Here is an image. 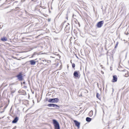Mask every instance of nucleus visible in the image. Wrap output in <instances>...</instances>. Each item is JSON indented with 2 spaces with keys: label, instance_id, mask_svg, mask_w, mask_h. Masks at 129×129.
I'll return each mask as SVG.
<instances>
[{
  "label": "nucleus",
  "instance_id": "obj_18",
  "mask_svg": "<svg viewBox=\"0 0 129 129\" xmlns=\"http://www.w3.org/2000/svg\"><path fill=\"white\" fill-rule=\"evenodd\" d=\"M92 112H92V110H91V111L90 112H89V113H92Z\"/></svg>",
  "mask_w": 129,
  "mask_h": 129
},
{
  "label": "nucleus",
  "instance_id": "obj_8",
  "mask_svg": "<svg viewBox=\"0 0 129 129\" xmlns=\"http://www.w3.org/2000/svg\"><path fill=\"white\" fill-rule=\"evenodd\" d=\"M18 120V117H16L13 120L12 122L13 123H16Z\"/></svg>",
  "mask_w": 129,
  "mask_h": 129
},
{
  "label": "nucleus",
  "instance_id": "obj_2",
  "mask_svg": "<svg viewBox=\"0 0 129 129\" xmlns=\"http://www.w3.org/2000/svg\"><path fill=\"white\" fill-rule=\"evenodd\" d=\"M59 101V99L57 98L51 99H49L48 101L49 103H57Z\"/></svg>",
  "mask_w": 129,
  "mask_h": 129
},
{
  "label": "nucleus",
  "instance_id": "obj_15",
  "mask_svg": "<svg viewBox=\"0 0 129 129\" xmlns=\"http://www.w3.org/2000/svg\"><path fill=\"white\" fill-rule=\"evenodd\" d=\"M72 67L73 68H74L75 67V64L74 63H72Z\"/></svg>",
  "mask_w": 129,
  "mask_h": 129
},
{
  "label": "nucleus",
  "instance_id": "obj_11",
  "mask_svg": "<svg viewBox=\"0 0 129 129\" xmlns=\"http://www.w3.org/2000/svg\"><path fill=\"white\" fill-rule=\"evenodd\" d=\"M1 40L3 41H6L7 40V39L5 37H4L1 39Z\"/></svg>",
  "mask_w": 129,
  "mask_h": 129
},
{
  "label": "nucleus",
  "instance_id": "obj_20",
  "mask_svg": "<svg viewBox=\"0 0 129 129\" xmlns=\"http://www.w3.org/2000/svg\"><path fill=\"white\" fill-rule=\"evenodd\" d=\"M42 61H45V62H46V61L45 60H42Z\"/></svg>",
  "mask_w": 129,
  "mask_h": 129
},
{
  "label": "nucleus",
  "instance_id": "obj_12",
  "mask_svg": "<svg viewBox=\"0 0 129 129\" xmlns=\"http://www.w3.org/2000/svg\"><path fill=\"white\" fill-rule=\"evenodd\" d=\"M91 118L90 117H87L86 118V120L87 121L89 122L91 120Z\"/></svg>",
  "mask_w": 129,
  "mask_h": 129
},
{
  "label": "nucleus",
  "instance_id": "obj_5",
  "mask_svg": "<svg viewBox=\"0 0 129 129\" xmlns=\"http://www.w3.org/2000/svg\"><path fill=\"white\" fill-rule=\"evenodd\" d=\"M104 23L103 21H101L99 22L97 24L96 26L100 28L103 25Z\"/></svg>",
  "mask_w": 129,
  "mask_h": 129
},
{
  "label": "nucleus",
  "instance_id": "obj_13",
  "mask_svg": "<svg viewBox=\"0 0 129 129\" xmlns=\"http://www.w3.org/2000/svg\"><path fill=\"white\" fill-rule=\"evenodd\" d=\"M69 24L68 23H67V24L66 25V27H65V30H66L68 29L69 28Z\"/></svg>",
  "mask_w": 129,
  "mask_h": 129
},
{
  "label": "nucleus",
  "instance_id": "obj_14",
  "mask_svg": "<svg viewBox=\"0 0 129 129\" xmlns=\"http://www.w3.org/2000/svg\"><path fill=\"white\" fill-rule=\"evenodd\" d=\"M65 21L64 22H63L61 24V25H60V26H61V27L62 28V27H63V25L64 24V23H65Z\"/></svg>",
  "mask_w": 129,
  "mask_h": 129
},
{
  "label": "nucleus",
  "instance_id": "obj_16",
  "mask_svg": "<svg viewBox=\"0 0 129 129\" xmlns=\"http://www.w3.org/2000/svg\"><path fill=\"white\" fill-rule=\"evenodd\" d=\"M99 93H96V97L98 98V99H99Z\"/></svg>",
  "mask_w": 129,
  "mask_h": 129
},
{
  "label": "nucleus",
  "instance_id": "obj_7",
  "mask_svg": "<svg viewBox=\"0 0 129 129\" xmlns=\"http://www.w3.org/2000/svg\"><path fill=\"white\" fill-rule=\"evenodd\" d=\"M117 76L116 75H114L113 76V79L112 81V82H116L117 81Z\"/></svg>",
  "mask_w": 129,
  "mask_h": 129
},
{
  "label": "nucleus",
  "instance_id": "obj_19",
  "mask_svg": "<svg viewBox=\"0 0 129 129\" xmlns=\"http://www.w3.org/2000/svg\"><path fill=\"white\" fill-rule=\"evenodd\" d=\"M129 76V73H127V76H126V77H127V76Z\"/></svg>",
  "mask_w": 129,
  "mask_h": 129
},
{
  "label": "nucleus",
  "instance_id": "obj_10",
  "mask_svg": "<svg viewBox=\"0 0 129 129\" xmlns=\"http://www.w3.org/2000/svg\"><path fill=\"white\" fill-rule=\"evenodd\" d=\"M31 65H34L35 64L36 62L34 61V60H31L29 61Z\"/></svg>",
  "mask_w": 129,
  "mask_h": 129
},
{
  "label": "nucleus",
  "instance_id": "obj_22",
  "mask_svg": "<svg viewBox=\"0 0 129 129\" xmlns=\"http://www.w3.org/2000/svg\"><path fill=\"white\" fill-rule=\"evenodd\" d=\"M23 84H25V82H23Z\"/></svg>",
  "mask_w": 129,
  "mask_h": 129
},
{
  "label": "nucleus",
  "instance_id": "obj_17",
  "mask_svg": "<svg viewBox=\"0 0 129 129\" xmlns=\"http://www.w3.org/2000/svg\"><path fill=\"white\" fill-rule=\"evenodd\" d=\"M118 42H117L116 45L115 46V48H116V47H117V45H118Z\"/></svg>",
  "mask_w": 129,
  "mask_h": 129
},
{
  "label": "nucleus",
  "instance_id": "obj_3",
  "mask_svg": "<svg viewBox=\"0 0 129 129\" xmlns=\"http://www.w3.org/2000/svg\"><path fill=\"white\" fill-rule=\"evenodd\" d=\"M79 71H75L73 73V75L74 78H79L80 76L79 75Z\"/></svg>",
  "mask_w": 129,
  "mask_h": 129
},
{
  "label": "nucleus",
  "instance_id": "obj_1",
  "mask_svg": "<svg viewBox=\"0 0 129 129\" xmlns=\"http://www.w3.org/2000/svg\"><path fill=\"white\" fill-rule=\"evenodd\" d=\"M52 121L55 129H60L59 124L57 121L54 119H53Z\"/></svg>",
  "mask_w": 129,
  "mask_h": 129
},
{
  "label": "nucleus",
  "instance_id": "obj_9",
  "mask_svg": "<svg viewBox=\"0 0 129 129\" xmlns=\"http://www.w3.org/2000/svg\"><path fill=\"white\" fill-rule=\"evenodd\" d=\"M74 121L75 124L79 128V126L80 125V123L76 120H74Z\"/></svg>",
  "mask_w": 129,
  "mask_h": 129
},
{
  "label": "nucleus",
  "instance_id": "obj_6",
  "mask_svg": "<svg viewBox=\"0 0 129 129\" xmlns=\"http://www.w3.org/2000/svg\"><path fill=\"white\" fill-rule=\"evenodd\" d=\"M18 79L19 81H22L23 80V77L21 73H20L16 76Z\"/></svg>",
  "mask_w": 129,
  "mask_h": 129
},
{
  "label": "nucleus",
  "instance_id": "obj_21",
  "mask_svg": "<svg viewBox=\"0 0 129 129\" xmlns=\"http://www.w3.org/2000/svg\"><path fill=\"white\" fill-rule=\"evenodd\" d=\"M24 1H25V0H21L22 1H23V2H24Z\"/></svg>",
  "mask_w": 129,
  "mask_h": 129
},
{
  "label": "nucleus",
  "instance_id": "obj_4",
  "mask_svg": "<svg viewBox=\"0 0 129 129\" xmlns=\"http://www.w3.org/2000/svg\"><path fill=\"white\" fill-rule=\"evenodd\" d=\"M47 105L49 107H55V109H58L59 108V106L53 104H48Z\"/></svg>",
  "mask_w": 129,
  "mask_h": 129
}]
</instances>
